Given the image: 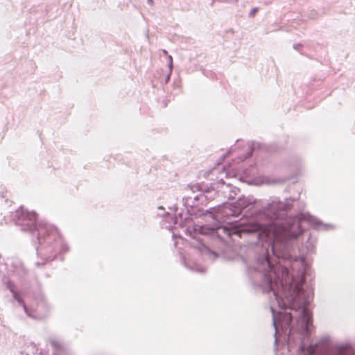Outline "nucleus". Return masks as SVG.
Returning a JSON list of instances; mask_svg holds the SVG:
<instances>
[{"label": "nucleus", "mask_w": 355, "mask_h": 355, "mask_svg": "<svg viewBox=\"0 0 355 355\" xmlns=\"http://www.w3.org/2000/svg\"><path fill=\"white\" fill-rule=\"evenodd\" d=\"M301 219L293 218L291 225L283 227L282 231H278L276 227H272L274 231L275 237L277 239L279 236L297 237L302 232L300 223Z\"/></svg>", "instance_id": "obj_1"}, {"label": "nucleus", "mask_w": 355, "mask_h": 355, "mask_svg": "<svg viewBox=\"0 0 355 355\" xmlns=\"http://www.w3.org/2000/svg\"><path fill=\"white\" fill-rule=\"evenodd\" d=\"M14 297L16 300L18 301V302L23 306L24 310L26 311V305L24 304V302L23 301V300L21 298V297L19 296V295L17 293H14Z\"/></svg>", "instance_id": "obj_2"}, {"label": "nucleus", "mask_w": 355, "mask_h": 355, "mask_svg": "<svg viewBox=\"0 0 355 355\" xmlns=\"http://www.w3.org/2000/svg\"><path fill=\"white\" fill-rule=\"evenodd\" d=\"M315 348H316V345H311L309 346L307 349H306V352L308 353L309 355H312L315 353Z\"/></svg>", "instance_id": "obj_3"}, {"label": "nucleus", "mask_w": 355, "mask_h": 355, "mask_svg": "<svg viewBox=\"0 0 355 355\" xmlns=\"http://www.w3.org/2000/svg\"><path fill=\"white\" fill-rule=\"evenodd\" d=\"M256 11H257V9L253 10L252 11V12H251V15H254L255 14Z\"/></svg>", "instance_id": "obj_4"}, {"label": "nucleus", "mask_w": 355, "mask_h": 355, "mask_svg": "<svg viewBox=\"0 0 355 355\" xmlns=\"http://www.w3.org/2000/svg\"><path fill=\"white\" fill-rule=\"evenodd\" d=\"M148 1H149V2H151V1H152V0H148Z\"/></svg>", "instance_id": "obj_5"}]
</instances>
